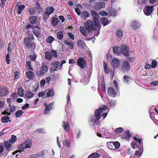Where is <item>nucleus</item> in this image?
I'll use <instances>...</instances> for the list:
<instances>
[{"instance_id":"1","label":"nucleus","mask_w":158,"mask_h":158,"mask_svg":"<svg viewBox=\"0 0 158 158\" xmlns=\"http://www.w3.org/2000/svg\"><path fill=\"white\" fill-rule=\"evenodd\" d=\"M84 27L81 26L80 27V31L84 37V40L89 41L93 39V38H89L87 36V34L92 31H95L96 26L94 25L93 22L90 20H88L84 23Z\"/></svg>"},{"instance_id":"2","label":"nucleus","mask_w":158,"mask_h":158,"mask_svg":"<svg viewBox=\"0 0 158 158\" xmlns=\"http://www.w3.org/2000/svg\"><path fill=\"white\" fill-rule=\"evenodd\" d=\"M107 108V106L104 105L96 110L94 113V117L91 119V122L95 125H98L99 124L98 121L101 116V114L105 112Z\"/></svg>"},{"instance_id":"3","label":"nucleus","mask_w":158,"mask_h":158,"mask_svg":"<svg viewBox=\"0 0 158 158\" xmlns=\"http://www.w3.org/2000/svg\"><path fill=\"white\" fill-rule=\"evenodd\" d=\"M34 39L33 35L32 34H29L28 37L24 38V43L28 48H35L36 44L33 42Z\"/></svg>"},{"instance_id":"4","label":"nucleus","mask_w":158,"mask_h":158,"mask_svg":"<svg viewBox=\"0 0 158 158\" xmlns=\"http://www.w3.org/2000/svg\"><path fill=\"white\" fill-rule=\"evenodd\" d=\"M90 13L93 17V20L95 25L97 27H99V28H101V26L100 25V23L98 20L99 16L98 12L92 10L91 11Z\"/></svg>"},{"instance_id":"5","label":"nucleus","mask_w":158,"mask_h":158,"mask_svg":"<svg viewBox=\"0 0 158 158\" xmlns=\"http://www.w3.org/2000/svg\"><path fill=\"white\" fill-rule=\"evenodd\" d=\"M31 145V140L30 139H28L25 142L22 143L18 147V149L19 152H21L26 149L30 148Z\"/></svg>"},{"instance_id":"6","label":"nucleus","mask_w":158,"mask_h":158,"mask_svg":"<svg viewBox=\"0 0 158 158\" xmlns=\"http://www.w3.org/2000/svg\"><path fill=\"white\" fill-rule=\"evenodd\" d=\"M48 70V67L47 65H43L40 68V69L36 73L37 75L39 77L43 76Z\"/></svg>"},{"instance_id":"7","label":"nucleus","mask_w":158,"mask_h":158,"mask_svg":"<svg viewBox=\"0 0 158 158\" xmlns=\"http://www.w3.org/2000/svg\"><path fill=\"white\" fill-rule=\"evenodd\" d=\"M154 9V6H146L143 9V12L147 16L149 15L153 12Z\"/></svg>"},{"instance_id":"8","label":"nucleus","mask_w":158,"mask_h":158,"mask_svg":"<svg viewBox=\"0 0 158 158\" xmlns=\"http://www.w3.org/2000/svg\"><path fill=\"white\" fill-rule=\"evenodd\" d=\"M130 64L129 62L127 60L123 62L122 65V70L124 72L129 71L130 69Z\"/></svg>"},{"instance_id":"9","label":"nucleus","mask_w":158,"mask_h":158,"mask_svg":"<svg viewBox=\"0 0 158 158\" xmlns=\"http://www.w3.org/2000/svg\"><path fill=\"white\" fill-rule=\"evenodd\" d=\"M132 138L134 139V140L136 141H134V142L131 143V145L133 148L136 149L137 148H139V147H138V146L137 144V142H138V144H139V145H143V143L142 142L141 139H139L137 138L135 136H133Z\"/></svg>"},{"instance_id":"10","label":"nucleus","mask_w":158,"mask_h":158,"mask_svg":"<svg viewBox=\"0 0 158 158\" xmlns=\"http://www.w3.org/2000/svg\"><path fill=\"white\" fill-rule=\"evenodd\" d=\"M141 26V22L138 20H134L132 21L131 24V27L134 30H137L140 28Z\"/></svg>"},{"instance_id":"11","label":"nucleus","mask_w":158,"mask_h":158,"mask_svg":"<svg viewBox=\"0 0 158 158\" xmlns=\"http://www.w3.org/2000/svg\"><path fill=\"white\" fill-rule=\"evenodd\" d=\"M105 3L103 2H96L94 5V9L97 10H99L102 8H105Z\"/></svg>"},{"instance_id":"12","label":"nucleus","mask_w":158,"mask_h":158,"mask_svg":"<svg viewBox=\"0 0 158 158\" xmlns=\"http://www.w3.org/2000/svg\"><path fill=\"white\" fill-rule=\"evenodd\" d=\"M78 65L81 69H83L86 65V61L82 57H80L77 60Z\"/></svg>"},{"instance_id":"13","label":"nucleus","mask_w":158,"mask_h":158,"mask_svg":"<svg viewBox=\"0 0 158 158\" xmlns=\"http://www.w3.org/2000/svg\"><path fill=\"white\" fill-rule=\"evenodd\" d=\"M9 93L7 88L5 87H0V97H5Z\"/></svg>"},{"instance_id":"14","label":"nucleus","mask_w":158,"mask_h":158,"mask_svg":"<svg viewBox=\"0 0 158 158\" xmlns=\"http://www.w3.org/2000/svg\"><path fill=\"white\" fill-rule=\"evenodd\" d=\"M108 94L109 96L113 98H115L116 95L115 90L112 87H110L108 88Z\"/></svg>"},{"instance_id":"15","label":"nucleus","mask_w":158,"mask_h":158,"mask_svg":"<svg viewBox=\"0 0 158 158\" xmlns=\"http://www.w3.org/2000/svg\"><path fill=\"white\" fill-rule=\"evenodd\" d=\"M120 61L116 58H113L111 60V64L114 68H118L119 65Z\"/></svg>"},{"instance_id":"16","label":"nucleus","mask_w":158,"mask_h":158,"mask_svg":"<svg viewBox=\"0 0 158 158\" xmlns=\"http://www.w3.org/2000/svg\"><path fill=\"white\" fill-rule=\"evenodd\" d=\"M121 52L125 56H129V52L127 46L126 45L122 46Z\"/></svg>"},{"instance_id":"17","label":"nucleus","mask_w":158,"mask_h":158,"mask_svg":"<svg viewBox=\"0 0 158 158\" xmlns=\"http://www.w3.org/2000/svg\"><path fill=\"white\" fill-rule=\"evenodd\" d=\"M62 126L64 128V130L66 132H68L70 128L69 123L66 121H63Z\"/></svg>"},{"instance_id":"18","label":"nucleus","mask_w":158,"mask_h":158,"mask_svg":"<svg viewBox=\"0 0 158 158\" xmlns=\"http://www.w3.org/2000/svg\"><path fill=\"white\" fill-rule=\"evenodd\" d=\"M47 97H52L55 94V92L53 89H49L45 91Z\"/></svg>"},{"instance_id":"19","label":"nucleus","mask_w":158,"mask_h":158,"mask_svg":"<svg viewBox=\"0 0 158 158\" xmlns=\"http://www.w3.org/2000/svg\"><path fill=\"white\" fill-rule=\"evenodd\" d=\"M115 34L118 39V40H121L122 38L123 34L122 29L120 28H118L116 31Z\"/></svg>"},{"instance_id":"20","label":"nucleus","mask_w":158,"mask_h":158,"mask_svg":"<svg viewBox=\"0 0 158 158\" xmlns=\"http://www.w3.org/2000/svg\"><path fill=\"white\" fill-rule=\"evenodd\" d=\"M30 23L33 25L36 23L38 20V18L36 16H32L30 17L29 19Z\"/></svg>"},{"instance_id":"21","label":"nucleus","mask_w":158,"mask_h":158,"mask_svg":"<svg viewBox=\"0 0 158 158\" xmlns=\"http://www.w3.org/2000/svg\"><path fill=\"white\" fill-rule=\"evenodd\" d=\"M122 47L114 46L113 48V52L115 54H117L118 55H120L121 53Z\"/></svg>"},{"instance_id":"22","label":"nucleus","mask_w":158,"mask_h":158,"mask_svg":"<svg viewBox=\"0 0 158 158\" xmlns=\"http://www.w3.org/2000/svg\"><path fill=\"white\" fill-rule=\"evenodd\" d=\"M51 65L54 66L55 68L58 69H61L62 66V64H61L58 61L52 62L51 63Z\"/></svg>"},{"instance_id":"23","label":"nucleus","mask_w":158,"mask_h":158,"mask_svg":"<svg viewBox=\"0 0 158 158\" xmlns=\"http://www.w3.org/2000/svg\"><path fill=\"white\" fill-rule=\"evenodd\" d=\"M52 103H51L46 106L45 110L44 112L45 114H46L49 113L50 110L52 109Z\"/></svg>"},{"instance_id":"24","label":"nucleus","mask_w":158,"mask_h":158,"mask_svg":"<svg viewBox=\"0 0 158 158\" xmlns=\"http://www.w3.org/2000/svg\"><path fill=\"white\" fill-rule=\"evenodd\" d=\"M89 13L87 11H82L81 14V18L85 19L89 17Z\"/></svg>"},{"instance_id":"25","label":"nucleus","mask_w":158,"mask_h":158,"mask_svg":"<svg viewBox=\"0 0 158 158\" xmlns=\"http://www.w3.org/2000/svg\"><path fill=\"white\" fill-rule=\"evenodd\" d=\"M63 43L66 44L68 45L69 46V48L70 49H72L74 48V44L73 42L72 41L70 42H68L66 40H64L63 41Z\"/></svg>"},{"instance_id":"26","label":"nucleus","mask_w":158,"mask_h":158,"mask_svg":"<svg viewBox=\"0 0 158 158\" xmlns=\"http://www.w3.org/2000/svg\"><path fill=\"white\" fill-rule=\"evenodd\" d=\"M17 94L20 97H23L24 95V90L22 87H20L17 89Z\"/></svg>"},{"instance_id":"27","label":"nucleus","mask_w":158,"mask_h":158,"mask_svg":"<svg viewBox=\"0 0 158 158\" xmlns=\"http://www.w3.org/2000/svg\"><path fill=\"white\" fill-rule=\"evenodd\" d=\"M11 144L8 141H4V145L5 148L7 150L10 151V150L11 147Z\"/></svg>"},{"instance_id":"28","label":"nucleus","mask_w":158,"mask_h":158,"mask_svg":"<svg viewBox=\"0 0 158 158\" xmlns=\"http://www.w3.org/2000/svg\"><path fill=\"white\" fill-rule=\"evenodd\" d=\"M100 20L102 24L104 26H106L110 23L107 18H106L103 17L101 18Z\"/></svg>"},{"instance_id":"29","label":"nucleus","mask_w":158,"mask_h":158,"mask_svg":"<svg viewBox=\"0 0 158 158\" xmlns=\"http://www.w3.org/2000/svg\"><path fill=\"white\" fill-rule=\"evenodd\" d=\"M26 74L27 77L30 79H33L35 77L34 73L31 71H27Z\"/></svg>"},{"instance_id":"30","label":"nucleus","mask_w":158,"mask_h":158,"mask_svg":"<svg viewBox=\"0 0 158 158\" xmlns=\"http://www.w3.org/2000/svg\"><path fill=\"white\" fill-rule=\"evenodd\" d=\"M77 46L80 48H83L85 46V44L84 42L81 40H79L77 41Z\"/></svg>"},{"instance_id":"31","label":"nucleus","mask_w":158,"mask_h":158,"mask_svg":"<svg viewBox=\"0 0 158 158\" xmlns=\"http://www.w3.org/2000/svg\"><path fill=\"white\" fill-rule=\"evenodd\" d=\"M54 10V8L52 6H50L47 8L45 11L49 15H50L52 14Z\"/></svg>"},{"instance_id":"32","label":"nucleus","mask_w":158,"mask_h":158,"mask_svg":"<svg viewBox=\"0 0 158 158\" xmlns=\"http://www.w3.org/2000/svg\"><path fill=\"white\" fill-rule=\"evenodd\" d=\"M34 95V94L31 91H28L26 93L25 96L26 98L30 99Z\"/></svg>"},{"instance_id":"33","label":"nucleus","mask_w":158,"mask_h":158,"mask_svg":"<svg viewBox=\"0 0 158 158\" xmlns=\"http://www.w3.org/2000/svg\"><path fill=\"white\" fill-rule=\"evenodd\" d=\"M112 144H113L114 146V150H116L118 149L119 147L120 146V144L119 142L118 141L115 142H112Z\"/></svg>"},{"instance_id":"34","label":"nucleus","mask_w":158,"mask_h":158,"mask_svg":"<svg viewBox=\"0 0 158 158\" xmlns=\"http://www.w3.org/2000/svg\"><path fill=\"white\" fill-rule=\"evenodd\" d=\"M59 22L58 19L56 17H54L52 20V23L54 26H56Z\"/></svg>"},{"instance_id":"35","label":"nucleus","mask_w":158,"mask_h":158,"mask_svg":"<svg viewBox=\"0 0 158 158\" xmlns=\"http://www.w3.org/2000/svg\"><path fill=\"white\" fill-rule=\"evenodd\" d=\"M51 54L50 52L47 51L45 53V58L46 59L50 60L52 59Z\"/></svg>"},{"instance_id":"36","label":"nucleus","mask_w":158,"mask_h":158,"mask_svg":"<svg viewBox=\"0 0 158 158\" xmlns=\"http://www.w3.org/2000/svg\"><path fill=\"white\" fill-rule=\"evenodd\" d=\"M64 36L63 32L62 31H59L57 34V38L59 40H61Z\"/></svg>"},{"instance_id":"37","label":"nucleus","mask_w":158,"mask_h":158,"mask_svg":"<svg viewBox=\"0 0 158 158\" xmlns=\"http://www.w3.org/2000/svg\"><path fill=\"white\" fill-rule=\"evenodd\" d=\"M25 6L24 5H20L19 7L18 10V14L19 15H20L21 13L23 10L25 8Z\"/></svg>"},{"instance_id":"38","label":"nucleus","mask_w":158,"mask_h":158,"mask_svg":"<svg viewBox=\"0 0 158 158\" xmlns=\"http://www.w3.org/2000/svg\"><path fill=\"white\" fill-rule=\"evenodd\" d=\"M17 140V137L14 135H11V139L9 140L10 142L11 143H15Z\"/></svg>"},{"instance_id":"39","label":"nucleus","mask_w":158,"mask_h":158,"mask_svg":"<svg viewBox=\"0 0 158 158\" xmlns=\"http://www.w3.org/2000/svg\"><path fill=\"white\" fill-rule=\"evenodd\" d=\"M54 40V38L52 36L48 37L46 39L47 42L48 43H51Z\"/></svg>"},{"instance_id":"40","label":"nucleus","mask_w":158,"mask_h":158,"mask_svg":"<svg viewBox=\"0 0 158 158\" xmlns=\"http://www.w3.org/2000/svg\"><path fill=\"white\" fill-rule=\"evenodd\" d=\"M9 117L8 116H6L2 117L1 119L2 122L3 123H7L9 121Z\"/></svg>"},{"instance_id":"41","label":"nucleus","mask_w":158,"mask_h":158,"mask_svg":"<svg viewBox=\"0 0 158 158\" xmlns=\"http://www.w3.org/2000/svg\"><path fill=\"white\" fill-rule=\"evenodd\" d=\"M23 113V111L22 110H18L15 113V117L18 118Z\"/></svg>"},{"instance_id":"42","label":"nucleus","mask_w":158,"mask_h":158,"mask_svg":"<svg viewBox=\"0 0 158 158\" xmlns=\"http://www.w3.org/2000/svg\"><path fill=\"white\" fill-rule=\"evenodd\" d=\"M27 69L33 70V69L31 67V62L30 61H28L27 62Z\"/></svg>"},{"instance_id":"43","label":"nucleus","mask_w":158,"mask_h":158,"mask_svg":"<svg viewBox=\"0 0 158 158\" xmlns=\"http://www.w3.org/2000/svg\"><path fill=\"white\" fill-rule=\"evenodd\" d=\"M28 11L30 15H33L34 14L36 10L34 7H31L28 9Z\"/></svg>"},{"instance_id":"44","label":"nucleus","mask_w":158,"mask_h":158,"mask_svg":"<svg viewBox=\"0 0 158 158\" xmlns=\"http://www.w3.org/2000/svg\"><path fill=\"white\" fill-rule=\"evenodd\" d=\"M63 144L65 146L69 147L71 146V143L67 139H65L63 141Z\"/></svg>"},{"instance_id":"45","label":"nucleus","mask_w":158,"mask_h":158,"mask_svg":"<svg viewBox=\"0 0 158 158\" xmlns=\"http://www.w3.org/2000/svg\"><path fill=\"white\" fill-rule=\"evenodd\" d=\"M49 15L45 11L43 14V18L44 20H47L49 17V15Z\"/></svg>"},{"instance_id":"46","label":"nucleus","mask_w":158,"mask_h":158,"mask_svg":"<svg viewBox=\"0 0 158 158\" xmlns=\"http://www.w3.org/2000/svg\"><path fill=\"white\" fill-rule=\"evenodd\" d=\"M50 53L52 57L56 58L57 57V54L56 52L54 50H52Z\"/></svg>"},{"instance_id":"47","label":"nucleus","mask_w":158,"mask_h":158,"mask_svg":"<svg viewBox=\"0 0 158 158\" xmlns=\"http://www.w3.org/2000/svg\"><path fill=\"white\" fill-rule=\"evenodd\" d=\"M123 131V128L122 127L117 128L115 130V132L116 133H119L122 132Z\"/></svg>"},{"instance_id":"48","label":"nucleus","mask_w":158,"mask_h":158,"mask_svg":"<svg viewBox=\"0 0 158 158\" xmlns=\"http://www.w3.org/2000/svg\"><path fill=\"white\" fill-rule=\"evenodd\" d=\"M110 14L111 16H115L117 14V11L114 9H112L110 11Z\"/></svg>"},{"instance_id":"49","label":"nucleus","mask_w":158,"mask_h":158,"mask_svg":"<svg viewBox=\"0 0 158 158\" xmlns=\"http://www.w3.org/2000/svg\"><path fill=\"white\" fill-rule=\"evenodd\" d=\"M9 108H6L4 111L2 112V114L4 115H6V114H8V115H10V111H9Z\"/></svg>"},{"instance_id":"50","label":"nucleus","mask_w":158,"mask_h":158,"mask_svg":"<svg viewBox=\"0 0 158 158\" xmlns=\"http://www.w3.org/2000/svg\"><path fill=\"white\" fill-rule=\"evenodd\" d=\"M124 81L128 83L130 79V77L128 76L124 75L123 77Z\"/></svg>"},{"instance_id":"51","label":"nucleus","mask_w":158,"mask_h":158,"mask_svg":"<svg viewBox=\"0 0 158 158\" xmlns=\"http://www.w3.org/2000/svg\"><path fill=\"white\" fill-rule=\"evenodd\" d=\"M6 61L7 64H9L10 63V54L8 53L6 55Z\"/></svg>"},{"instance_id":"52","label":"nucleus","mask_w":158,"mask_h":158,"mask_svg":"<svg viewBox=\"0 0 158 158\" xmlns=\"http://www.w3.org/2000/svg\"><path fill=\"white\" fill-rule=\"evenodd\" d=\"M156 110V108L154 106L151 107L149 110V114L154 113V111Z\"/></svg>"},{"instance_id":"53","label":"nucleus","mask_w":158,"mask_h":158,"mask_svg":"<svg viewBox=\"0 0 158 158\" xmlns=\"http://www.w3.org/2000/svg\"><path fill=\"white\" fill-rule=\"evenodd\" d=\"M35 8H36L38 12H40V11H41V8L40 4L39 2H37L36 3Z\"/></svg>"},{"instance_id":"54","label":"nucleus","mask_w":158,"mask_h":158,"mask_svg":"<svg viewBox=\"0 0 158 158\" xmlns=\"http://www.w3.org/2000/svg\"><path fill=\"white\" fill-rule=\"evenodd\" d=\"M75 11L78 15H81V10L78 7H76L75 9Z\"/></svg>"},{"instance_id":"55","label":"nucleus","mask_w":158,"mask_h":158,"mask_svg":"<svg viewBox=\"0 0 158 158\" xmlns=\"http://www.w3.org/2000/svg\"><path fill=\"white\" fill-rule=\"evenodd\" d=\"M152 67V68H155L157 66V62L155 60H153L151 64Z\"/></svg>"},{"instance_id":"56","label":"nucleus","mask_w":158,"mask_h":158,"mask_svg":"<svg viewBox=\"0 0 158 158\" xmlns=\"http://www.w3.org/2000/svg\"><path fill=\"white\" fill-rule=\"evenodd\" d=\"M125 135L126 138L129 139L131 138V135L130 134V132L129 131H127L125 132Z\"/></svg>"},{"instance_id":"57","label":"nucleus","mask_w":158,"mask_h":158,"mask_svg":"<svg viewBox=\"0 0 158 158\" xmlns=\"http://www.w3.org/2000/svg\"><path fill=\"white\" fill-rule=\"evenodd\" d=\"M112 142H108L107 143V144L108 145V148L109 149H113L114 150V148L112 146Z\"/></svg>"},{"instance_id":"58","label":"nucleus","mask_w":158,"mask_h":158,"mask_svg":"<svg viewBox=\"0 0 158 158\" xmlns=\"http://www.w3.org/2000/svg\"><path fill=\"white\" fill-rule=\"evenodd\" d=\"M29 57L31 60L32 61H35L36 58V56L35 55H31L29 56Z\"/></svg>"},{"instance_id":"59","label":"nucleus","mask_w":158,"mask_h":158,"mask_svg":"<svg viewBox=\"0 0 158 158\" xmlns=\"http://www.w3.org/2000/svg\"><path fill=\"white\" fill-rule=\"evenodd\" d=\"M16 110V107L15 106H12L10 108V111L11 112H14Z\"/></svg>"},{"instance_id":"60","label":"nucleus","mask_w":158,"mask_h":158,"mask_svg":"<svg viewBox=\"0 0 158 158\" xmlns=\"http://www.w3.org/2000/svg\"><path fill=\"white\" fill-rule=\"evenodd\" d=\"M99 14L103 16H106L108 15L107 13L103 10L99 12Z\"/></svg>"},{"instance_id":"61","label":"nucleus","mask_w":158,"mask_h":158,"mask_svg":"<svg viewBox=\"0 0 158 158\" xmlns=\"http://www.w3.org/2000/svg\"><path fill=\"white\" fill-rule=\"evenodd\" d=\"M46 95L45 91L44 92H40L38 94V96L39 97H40L43 96H45Z\"/></svg>"},{"instance_id":"62","label":"nucleus","mask_w":158,"mask_h":158,"mask_svg":"<svg viewBox=\"0 0 158 158\" xmlns=\"http://www.w3.org/2000/svg\"><path fill=\"white\" fill-rule=\"evenodd\" d=\"M66 99L67 100V104L69 105L71 103V100L70 99L69 95V92H68V94L67 95Z\"/></svg>"},{"instance_id":"63","label":"nucleus","mask_w":158,"mask_h":158,"mask_svg":"<svg viewBox=\"0 0 158 158\" xmlns=\"http://www.w3.org/2000/svg\"><path fill=\"white\" fill-rule=\"evenodd\" d=\"M69 37L72 40H74V35L71 33H67Z\"/></svg>"},{"instance_id":"64","label":"nucleus","mask_w":158,"mask_h":158,"mask_svg":"<svg viewBox=\"0 0 158 158\" xmlns=\"http://www.w3.org/2000/svg\"><path fill=\"white\" fill-rule=\"evenodd\" d=\"M34 33L35 35L37 37H39L40 35V32L37 30H34Z\"/></svg>"}]
</instances>
